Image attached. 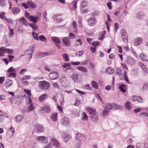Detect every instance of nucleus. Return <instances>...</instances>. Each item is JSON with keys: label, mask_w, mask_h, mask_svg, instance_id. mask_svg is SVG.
<instances>
[{"label": "nucleus", "mask_w": 148, "mask_h": 148, "mask_svg": "<svg viewBox=\"0 0 148 148\" xmlns=\"http://www.w3.org/2000/svg\"><path fill=\"white\" fill-rule=\"evenodd\" d=\"M86 110L90 114V117L92 121L94 123L97 122L98 120L97 113L94 108L89 107L86 108Z\"/></svg>", "instance_id": "nucleus-1"}, {"label": "nucleus", "mask_w": 148, "mask_h": 148, "mask_svg": "<svg viewBox=\"0 0 148 148\" xmlns=\"http://www.w3.org/2000/svg\"><path fill=\"white\" fill-rule=\"evenodd\" d=\"M38 85L40 89L45 90H48L50 86L49 82L45 80L39 81Z\"/></svg>", "instance_id": "nucleus-2"}, {"label": "nucleus", "mask_w": 148, "mask_h": 148, "mask_svg": "<svg viewBox=\"0 0 148 148\" xmlns=\"http://www.w3.org/2000/svg\"><path fill=\"white\" fill-rule=\"evenodd\" d=\"M6 52L9 54H12L13 53V51L12 50L7 49L4 47H2L0 48V56H3V53Z\"/></svg>", "instance_id": "nucleus-3"}, {"label": "nucleus", "mask_w": 148, "mask_h": 148, "mask_svg": "<svg viewBox=\"0 0 148 148\" xmlns=\"http://www.w3.org/2000/svg\"><path fill=\"white\" fill-rule=\"evenodd\" d=\"M25 16L29 21L34 23H37L38 18V16L35 17L32 16L30 15L29 13L27 12H25Z\"/></svg>", "instance_id": "nucleus-4"}, {"label": "nucleus", "mask_w": 148, "mask_h": 148, "mask_svg": "<svg viewBox=\"0 0 148 148\" xmlns=\"http://www.w3.org/2000/svg\"><path fill=\"white\" fill-rule=\"evenodd\" d=\"M122 108L121 106H119L116 104H110L108 103L106 105V108L108 110L112 109H121Z\"/></svg>", "instance_id": "nucleus-5"}, {"label": "nucleus", "mask_w": 148, "mask_h": 148, "mask_svg": "<svg viewBox=\"0 0 148 148\" xmlns=\"http://www.w3.org/2000/svg\"><path fill=\"white\" fill-rule=\"evenodd\" d=\"M9 73L8 77L9 78L15 77H16V73L15 69L13 67H10L7 70Z\"/></svg>", "instance_id": "nucleus-6"}, {"label": "nucleus", "mask_w": 148, "mask_h": 148, "mask_svg": "<svg viewBox=\"0 0 148 148\" xmlns=\"http://www.w3.org/2000/svg\"><path fill=\"white\" fill-rule=\"evenodd\" d=\"M75 138L77 140H79L80 141H78L79 143L77 146V148H80L81 145V141L85 139V137L82 134L78 133L76 134L75 137Z\"/></svg>", "instance_id": "nucleus-7"}, {"label": "nucleus", "mask_w": 148, "mask_h": 148, "mask_svg": "<svg viewBox=\"0 0 148 148\" xmlns=\"http://www.w3.org/2000/svg\"><path fill=\"white\" fill-rule=\"evenodd\" d=\"M44 130V127L41 125L36 124L34 128V131L37 133H40L43 132Z\"/></svg>", "instance_id": "nucleus-8"}, {"label": "nucleus", "mask_w": 148, "mask_h": 148, "mask_svg": "<svg viewBox=\"0 0 148 148\" xmlns=\"http://www.w3.org/2000/svg\"><path fill=\"white\" fill-rule=\"evenodd\" d=\"M29 103H27V104H30V105L28 106V108L26 110L28 112H29L32 111H33L35 109L32 103V101L30 97L28 98Z\"/></svg>", "instance_id": "nucleus-9"}, {"label": "nucleus", "mask_w": 148, "mask_h": 148, "mask_svg": "<svg viewBox=\"0 0 148 148\" xmlns=\"http://www.w3.org/2000/svg\"><path fill=\"white\" fill-rule=\"evenodd\" d=\"M58 76V73L54 71L51 72L49 75V78L51 80L56 79Z\"/></svg>", "instance_id": "nucleus-10"}, {"label": "nucleus", "mask_w": 148, "mask_h": 148, "mask_svg": "<svg viewBox=\"0 0 148 148\" xmlns=\"http://www.w3.org/2000/svg\"><path fill=\"white\" fill-rule=\"evenodd\" d=\"M131 100L133 101L137 102V103H141L143 102V99L142 97L139 96H134L131 98Z\"/></svg>", "instance_id": "nucleus-11"}, {"label": "nucleus", "mask_w": 148, "mask_h": 148, "mask_svg": "<svg viewBox=\"0 0 148 148\" xmlns=\"http://www.w3.org/2000/svg\"><path fill=\"white\" fill-rule=\"evenodd\" d=\"M142 42V39L141 38L137 37L133 40V43L135 46H137L141 44Z\"/></svg>", "instance_id": "nucleus-12"}, {"label": "nucleus", "mask_w": 148, "mask_h": 148, "mask_svg": "<svg viewBox=\"0 0 148 148\" xmlns=\"http://www.w3.org/2000/svg\"><path fill=\"white\" fill-rule=\"evenodd\" d=\"M88 24L90 26H93L96 23V20L94 17L90 18L88 20Z\"/></svg>", "instance_id": "nucleus-13"}, {"label": "nucleus", "mask_w": 148, "mask_h": 148, "mask_svg": "<svg viewBox=\"0 0 148 148\" xmlns=\"http://www.w3.org/2000/svg\"><path fill=\"white\" fill-rule=\"evenodd\" d=\"M63 140L64 142H66L68 141L71 138V135H69L66 132H64L63 134Z\"/></svg>", "instance_id": "nucleus-14"}, {"label": "nucleus", "mask_w": 148, "mask_h": 148, "mask_svg": "<svg viewBox=\"0 0 148 148\" xmlns=\"http://www.w3.org/2000/svg\"><path fill=\"white\" fill-rule=\"evenodd\" d=\"M62 41L64 45L67 46H70L71 45V41L67 37H64Z\"/></svg>", "instance_id": "nucleus-15"}, {"label": "nucleus", "mask_w": 148, "mask_h": 148, "mask_svg": "<svg viewBox=\"0 0 148 148\" xmlns=\"http://www.w3.org/2000/svg\"><path fill=\"white\" fill-rule=\"evenodd\" d=\"M41 110L45 112H50V108L47 105H45L41 107Z\"/></svg>", "instance_id": "nucleus-16"}, {"label": "nucleus", "mask_w": 148, "mask_h": 148, "mask_svg": "<svg viewBox=\"0 0 148 148\" xmlns=\"http://www.w3.org/2000/svg\"><path fill=\"white\" fill-rule=\"evenodd\" d=\"M61 122L63 125H67L69 124V121L68 118L64 117L61 119Z\"/></svg>", "instance_id": "nucleus-17"}, {"label": "nucleus", "mask_w": 148, "mask_h": 148, "mask_svg": "<svg viewBox=\"0 0 148 148\" xmlns=\"http://www.w3.org/2000/svg\"><path fill=\"white\" fill-rule=\"evenodd\" d=\"M35 45H32L30 46L28 48V50L29 51H31V52L30 53H29V55L28 57L29 58V59H30L31 58L32 56V54L33 53V51L34 49H35Z\"/></svg>", "instance_id": "nucleus-18"}, {"label": "nucleus", "mask_w": 148, "mask_h": 148, "mask_svg": "<svg viewBox=\"0 0 148 148\" xmlns=\"http://www.w3.org/2000/svg\"><path fill=\"white\" fill-rule=\"evenodd\" d=\"M38 140H40L43 143H45L47 142V138L44 136H39L37 138Z\"/></svg>", "instance_id": "nucleus-19"}, {"label": "nucleus", "mask_w": 148, "mask_h": 148, "mask_svg": "<svg viewBox=\"0 0 148 148\" xmlns=\"http://www.w3.org/2000/svg\"><path fill=\"white\" fill-rule=\"evenodd\" d=\"M47 97V95L46 94H44L40 96L38 98L39 101L40 102H43Z\"/></svg>", "instance_id": "nucleus-20"}, {"label": "nucleus", "mask_w": 148, "mask_h": 148, "mask_svg": "<svg viewBox=\"0 0 148 148\" xmlns=\"http://www.w3.org/2000/svg\"><path fill=\"white\" fill-rule=\"evenodd\" d=\"M51 141L52 145L56 147H58L60 146L59 143L56 139L54 138L51 139Z\"/></svg>", "instance_id": "nucleus-21"}, {"label": "nucleus", "mask_w": 148, "mask_h": 148, "mask_svg": "<svg viewBox=\"0 0 148 148\" xmlns=\"http://www.w3.org/2000/svg\"><path fill=\"white\" fill-rule=\"evenodd\" d=\"M12 83L13 81L12 80L8 79L5 83L4 85L7 88L12 85Z\"/></svg>", "instance_id": "nucleus-22"}, {"label": "nucleus", "mask_w": 148, "mask_h": 148, "mask_svg": "<svg viewBox=\"0 0 148 148\" xmlns=\"http://www.w3.org/2000/svg\"><path fill=\"white\" fill-rule=\"evenodd\" d=\"M57 113H52L51 117V120L54 121H56L57 119Z\"/></svg>", "instance_id": "nucleus-23"}, {"label": "nucleus", "mask_w": 148, "mask_h": 148, "mask_svg": "<svg viewBox=\"0 0 148 148\" xmlns=\"http://www.w3.org/2000/svg\"><path fill=\"white\" fill-rule=\"evenodd\" d=\"M140 58L143 60L147 62L148 61V59L147 58V56L144 53H140L139 55Z\"/></svg>", "instance_id": "nucleus-24"}, {"label": "nucleus", "mask_w": 148, "mask_h": 148, "mask_svg": "<svg viewBox=\"0 0 148 148\" xmlns=\"http://www.w3.org/2000/svg\"><path fill=\"white\" fill-rule=\"evenodd\" d=\"M138 64L145 73H148V70L147 69L146 66L143 63L141 62H139Z\"/></svg>", "instance_id": "nucleus-25"}, {"label": "nucleus", "mask_w": 148, "mask_h": 148, "mask_svg": "<svg viewBox=\"0 0 148 148\" xmlns=\"http://www.w3.org/2000/svg\"><path fill=\"white\" fill-rule=\"evenodd\" d=\"M20 11V9L18 7H15L12 9L11 12L14 14H16L19 13Z\"/></svg>", "instance_id": "nucleus-26"}, {"label": "nucleus", "mask_w": 148, "mask_h": 148, "mask_svg": "<svg viewBox=\"0 0 148 148\" xmlns=\"http://www.w3.org/2000/svg\"><path fill=\"white\" fill-rule=\"evenodd\" d=\"M125 106L127 110H130L132 108L131 103L129 101H126Z\"/></svg>", "instance_id": "nucleus-27"}, {"label": "nucleus", "mask_w": 148, "mask_h": 148, "mask_svg": "<svg viewBox=\"0 0 148 148\" xmlns=\"http://www.w3.org/2000/svg\"><path fill=\"white\" fill-rule=\"evenodd\" d=\"M80 3L81 7L83 8L86 7L88 5L87 1L84 0H82L81 2Z\"/></svg>", "instance_id": "nucleus-28"}, {"label": "nucleus", "mask_w": 148, "mask_h": 148, "mask_svg": "<svg viewBox=\"0 0 148 148\" xmlns=\"http://www.w3.org/2000/svg\"><path fill=\"white\" fill-rule=\"evenodd\" d=\"M75 44L76 46L82 45V39L79 38L76 40L75 42Z\"/></svg>", "instance_id": "nucleus-29"}, {"label": "nucleus", "mask_w": 148, "mask_h": 148, "mask_svg": "<svg viewBox=\"0 0 148 148\" xmlns=\"http://www.w3.org/2000/svg\"><path fill=\"white\" fill-rule=\"evenodd\" d=\"M77 69L81 71H82L84 73H86L88 71L87 69L84 66H80L77 67Z\"/></svg>", "instance_id": "nucleus-30"}, {"label": "nucleus", "mask_w": 148, "mask_h": 148, "mask_svg": "<svg viewBox=\"0 0 148 148\" xmlns=\"http://www.w3.org/2000/svg\"><path fill=\"white\" fill-rule=\"evenodd\" d=\"M8 117V116L6 114L3 115L0 114V122H3L4 121L5 118Z\"/></svg>", "instance_id": "nucleus-31"}, {"label": "nucleus", "mask_w": 148, "mask_h": 148, "mask_svg": "<svg viewBox=\"0 0 148 148\" xmlns=\"http://www.w3.org/2000/svg\"><path fill=\"white\" fill-rule=\"evenodd\" d=\"M51 39L54 42L56 43H60L61 41L59 38L57 37L53 36L51 38Z\"/></svg>", "instance_id": "nucleus-32"}, {"label": "nucleus", "mask_w": 148, "mask_h": 148, "mask_svg": "<svg viewBox=\"0 0 148 148\" xmlns=\"http://www.w3.org/2000/svg\"><path fill=\"white\" fill-rule=\"evenodd\" d=\"M19 22L20 24L24 25H26L27 24L26 19L23 17L22 18L20 19Z\"/></svg>", "instance_id": "nucleus-33"}, {"label": "nucleus", "mask_w": 148, "mask_h": 148, "mask_svg": "<svg viewBox=\"0 0 148 148\" xmlns=\"http://www.w3.org/2000/svg\"><path fill=\"white\" fill-rule=\"evenodd\" d=\"M114 70L111 67H108L106 70V72L108 74H110L113 73Z\"/></svg>", "instance_id": "nucleus-34"}, {"label": "nucleus", "mask_w": 148, "mask_h": 148, "mask_svg": "<svg viewBox=\"0 0 148 148\" xmlns=\"http://www.w3.org/2000/svg\"><path fill=\"white\" fill-rule=\"evenodd\" d=\"M82 119L84 121H86L88 119V116L85 112H82Z\"/></svg>", "instance_id": "nucleus-35"}, {"label": "nucleus", "mask_w": 148, "mask_h": 148, "mask_svg": "<svg viewBox=\"0 0 148 148\" xmlns=\"http://www.w3.org/2000/svg\"><path fill=\"white\" fill-rule=\"evenodd\" d=\"M23 117L21 115H18L16 117V122H20L23 119Z\"/></svg>", "instance_id": "nucleus-36"}, {"label": "nucleus", "mask_w": 148, "mask_h": 148, "mask_svg": "<svg viewBox=\"0 0 148 148\" xmlns=\"http://www.w3.org/2000/svg\"><path fill=\"white\" fill-rule=\"evenodd\" d=\"M92 86V87L96 89H97L98 88V84L94 81L91 82Z\"/></svg>", "instance_id": "nucleus-37"}, {"label": "nucleus", "mask_w": 148, "mask_h": 148, "mask_svg": "<svg viewBox=\"0 0 148 148\" xmlns=\"http://www.w3.org/2000/svg\"><path fill=\"white\" fill-rule=\"evenodd\" d=\"M126 87L125 84H121L119 85V88L120 89L121 91L124 93L126 92L125 89L123 88L124 87Z\"/></svg>", "instance_id": "nucleus-38"}, {"label": "nucleus", "mask_w": 148, "mask_h": 148, "mask_svg": "<svg viewBox=\"0 0 148 148\" xmlns=\"http://www.w3.org/2000/svg\"><path fill=\"white\" fill-rule=\"evenodd\" d=\"M31 78V76L29 75H25L21 79V80H29Z\"/></svg>", "instance_id": "nucleus-39"}, {"label": "nucleus", "mask_w": 148, "mask_h": 148, "mask_svg": "<svg viewBox=\"0 0 148 148\" xmlns=\"http://www.w3.org/2000/svg\"><path fill=\"white\" fill-rule=\"evenodd\" d=\"M62 56L63 58L66 62H68L69 60L68 55L66 53L63 54Z\"/></svg>", "instance_id": "nucleus-40"}, {"label": "nucleus", "mask_w": 148, "mask_h": 148, "mask_svg": "<svg viewBox=\"0 0 148 148\" xmlns=\"http://www.w3.org/2000/svg\"><path fill=\"white\" fill-rule=\"evenodd\" d=\"M116 73L117 75L120 76L121 75V69L120 68H117L116 69Z\"/></svg>", "instance_id": "nucleus-41"}, {"label": "nucleus", "mask_w": 148, "mask_h": 148, "mask_svg": "<svg viewBox=\"0 0 148 148\" xmlns=\"http://www.w3.org/2000/svg\"><path fill=\"white\" fill-rule=\"evenodd\" d=\"M8 28L9 29V35L10 37H11V36H13L14 35L13 29H11L10 28V26H8Z\"/></svg>", "instance_id": "nucleus-42"}, {"label": "nucleus", "mask_w": 148, "mask_h": 148, "mask_svg": "<svg viewBox=\"0 0 148 148\" xmlns=\"http://www.w3.org/2000/svg\"><path fill=\"white\" fill-rule=\"evenodd\" d=\"M72 79L75 82H76L78 80V75L77 74H74L72 76Z\"/></svg>", "instance_id": "nucleus-43"}, {"label": "nucleus", "mask_w": 148, "mask_h": 148, "mask_svg": "<svg viewBox=\"0 0 148 148\" xmlns=\"http://www.w3.org/2000/svg\"><path fill=\"white\" fill-rule=\"evenodd\" d=\"M106 109H104L102 112L101 115L102 116H105L110 111L109 110H108Z\"/></svg>", "instance_id": "nucleus-44"}, {"label": "nucleus", "mask_w": 148, "mask_h": 148, "mask_svg": "<svg viewBox=\"0 0 148 148\" xmlns=\"http://www.w3.org/2000/svg\"><path fill=\"white\" fill-rule=\"evenodd\" d=\"M29 25L34 31L38 29V26L35 25L34 24L32 23L29 24Z\"/></svg>", "instance_id": "nucleus-45"}, {"label": "nucleus", "mask_w": 148, "mask_h": 148, "mask_svg": "<svg viewBox=\"0 0 148 148\" xmlns=\"http://www.w3.org/2000/svg\"><path fill=\"white\" fill-rule=\"evenodd\" d=\"M6 4V2L5 0H0V5L3 7Z\"/></svg>", "instance_id": "nucleus-46"}, {"label": "nucleus", "mask_w": 148, "mask_h": 148, "mask_svg": "<svg viewBox=\"0 0 148 148\" xmlns=\"http://www.w3.org/2000/svg\"><path fill=\"white\" fill-rule=\"evenodd\" d=\"M84 53V51L83 50H81L77 52L76 53V55L77 57H80L83 55Z\"/></svg>", "instance_id": "nucleus-47"}, {"label": "nucleus", "mask_w": 148, "mask_h": 148, "mask_svg": "<svg viewBox=\"0 0 148 148\" xmlns=\"http://www.w3.org/2000/svg\"><path fill=\"white\" fill-rule=\"evenodd\" d=\"M32 35L34 39L36 40H38V34L36 33L35 32H32Z\"/></svg>", "instance_id": "nucleus-48"}, {"label": "nucleus", "mask_w": 148, "mask_h": 148, "mask_svg": "<svg viewBox=\"0 0 148 148\" xmlns=\"http://www.w3.org/2000/svg\"><path fill=\"white\" fill-rule=\"evenodd\" d=\"M73 6L75 9H76L77 8V1L76 0H75L73 1L72 3Z\"/></svg>", "instance_id": "nucleus-49"}, {"label": "nucleus", "mask_w": 148, "mask_h": 148, "mask_svg": "<svg viewBox=\"0 0 148 148\" xmlns=\"http://www.w3.org/2000/svg\"><path fill=\"white\" fill-rule=\"evenodd\" d=\"M24 91L26 92L27 95L29 96L28 98L31 95V93L30 90H27L26 89H24Z\"/></svg>", "instance_id": "nucleus-50"}, {"label": "nucleus", "mask_w": 148, "mask_h": 148, "mask_svg": "<svg viewBox=\"0 0 148 148\" xmlns=\"http://www.w3.org/2000/svg\"><path fill=\"white\" fill-rule=\"evenodd\" d=\"M143 89L148 90V83L144 84L143 85Z\"/></svg>", "instance_id": "nucleus-51"}, {"label": "nucleus", "mask_w": 148, "mask_h": 148, "mask_svg": "<svg viewBox=\"0 0 148 148\" xmlns=\"http://www.w3.org/2000/svg\"><path fill=\"white\" fill-rule=\"evenodd\" d=\"M29 5L32 8H36V5L34 3H33L32 1H30L29 2Z\"/></svg>", "instance_id": "nucleus-52"}, {"label": "nucleus", "mask_w": 148, "mask_h": 148, "mask_svg": "<svg viewBox=\"0 0 148 148\" xmlns=\"http://www.w3.org/2000/svg\"><path fill=\"white\" fill-rule=\"evenodd\" d=\"M78 23L79 25V27H82V18L81 17H79L78 18Z\"/></svg>", "instance_id": "nucleus-53"}, {"label": "nucleus", "mask_w": 148, "mask_h": 148, "mask_svg": "<svg viewBox=\"0 0 148 148\" xmlns=\"http://www.w3.org/2000/svg\"><path fill=\"white\" fill-rule=\"evenodd\" d=\"M105 31H103V32L101 34V36L99 38V40H102L103 39L104 36V34H105Z\"/></svg>", "instance_id": "nucleus-54"}, {"label": "nucleus", "mask_w": 148, "mask_h": 148, "mask_svg": "<svg viewBox=\"0 0 148 148\" xmlns=\"http://www.w3.org/2000/svg\"><path fill=\"white\" fill-rule=\"evenodd\" d=\"M27 71V70L25 69H21L20 72L19 74L22 75H24L25 73Z\"/></svg>", "instance_id": "nucleus-55"}, {"label": "nucleus", "mask_w": 148, "mask_h": 148, "mask_svg": "<svg viewBox=\"0 0 148 148\" xmlns=\"http://www.w3.org/2000/svg\"><path fill=\"white\" fill-rule=\"evenodd\" d=\"M39 39L42 41H44L46 40V38L43 35H41L39 36Z\"/></svg>", "instance_id": "nucleus-56"}, {"label": "nucleus", "mask_w": 148, "mask_h": 148, "mask_svg": "<svg viewBox=\"0 0 148 148\" xmlns=\"http://www.w3.org/2000/svg\"><path fill=\"white\" fill-rule=\"evenodd\" d=\"M121 35L123 41L125 42H127L128 41V39L127 37L124 35H123L122 34H121Z\"/></svg>", "instance_id": "nucleus-57"}, {"label": "nucleus", "mask_w": 148, "mask_h": 148, "mask_svg": "<svg viewBox=\"0 0 148 148\" xmlns=\"http://www.w3.org/2000/svg\"><path fill=\"white\" fill-rule=\"evenodd\" d=\"M99 44V42L98 41H94L92 44V45L94 47L98 46Z\"/></svg>", "instance_id": "nucleus-58"}, {"label": "nucleus", "mask_w": 148, "mask_h": 148, "mask_svg": "<svg viewBox=\"0 0 148 148\" xmlns=\"http://www.w3.org/2000/svg\"><path fill=\"white\" fill-rule=\"evenodd\" d=\"M5 19L6 20L9 24H12L13 23V21L12 19H8L5 17Z\"/></svg>", "instance_id": "nucleus-59"}, {"label": "nucleus", "mask_w": 148, "mask_h": 148, "mask_svg": "<svg viewBox=\"0 0 148 148\" xmlns=\"http://www.w3.org/2000/svg\"><path fill=\"white\" fill-rule=\"evenodd\" d=\"M5 13L4 12H1L0 13V18L3 19H5Z\"/></svg>", "instance_id": "nucleus-60"}, {"label": "nucleus", "mask_w": 148, "mask_h": 148, "mask_svg": "<svg viewBox=\"0 0 148 148\" xmlns=\"http://www.w3.org/2000/svg\"><path fill=\"white\" fill-rule=\"evenodd\" d=\"M70 66V64L69 63H64V64L62 65V66L64 68H65L67 67H69Z\"/></svg>", "instance_id": "nucleus-61"}, {"label": "nucleus", "mask_w": 148, "mask_h": 148, "mask_svg": "<svg viewBox=\"0 0 148 148\" xmlns=\"http://www.w3.org/2000/svg\"><path fill=\"white\" fill-rule=\"evenodd\" d=\"M71 63L73 65H79L80 64V62H71Z\"/></svg>", "instance_id": "nucleus-62"}, {"label": "nucleus", "mask_w": 148, "mask_h": 148, "mask_svg": "<svg viewBox=\"0 0 148 148\" xmlns=\"http://www.w3.org/2000/svg\"><path fill=\"white\" fill-rule=\"evenodd\" d=\"M124 78L125 81H126L128 83L129 82V81L128 80V77H127L126 75V71H125L124 72Z\"/></svg>", "instance_id": "nucleus-63"}, {"label": "nucleus", "mask_w": 148, "mask_h": 148, "mask_svg": "<svg viewBox=\"0 0 148 148\" xmlns=\"http://www.w3.org/2000/svg\"><path fill=\"white\" fill-rule=\"evenodd\" d=\"M72 25H73V28L74 29H76L77 28V26L76 23L75 21H73Z\"/></svg>", "instance_id": "nucleus-64"}]
</instances>
